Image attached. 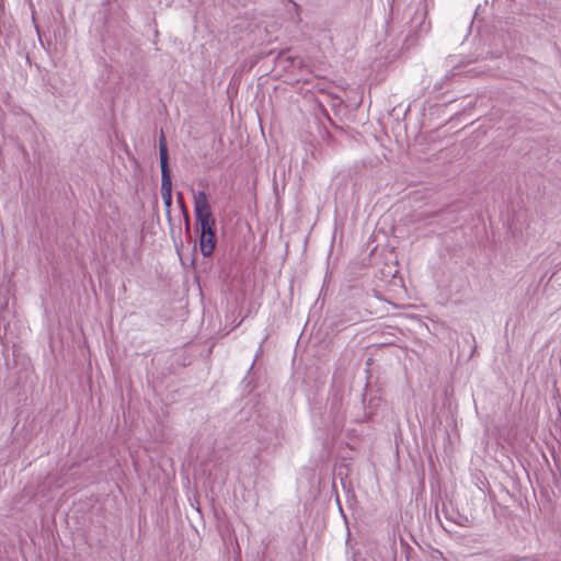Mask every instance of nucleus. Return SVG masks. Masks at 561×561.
<instances>
[{"instance_id": "f257e3e1", "label": "nucleus", "mask_w": 561, "mask_h": 561, "mask_svg": "<svg viewBox=\"0 0 561 561\" xmlns=\"http://www.w3.org/2000/svg\"><path fill=\"white\" fill-rule=\"evenodd\" d=\"M194 215L199 225V233L216 231V220L213 216L205 191L194 193Z\"/></svg>"}, {"instance_id": "f03ea898", "label": "nucleus", "mask_w": 561, "mask_h": 561, "mask_svg": "<svg viewBox=\"0 0 561 561\" xmlns=\"http://www.w3.org/2000/svg\"><path fill=\"white\" fill-rule=\"evenodd\" d=\"M328 419L331 421L334 431H340L345 422L346 415L343 408V397L335 391L328 401Z\"/></svg>"}, {"instance_id": "7ed1b4c3", "label": "nucleus", "mask_w": 561, "mask_h": 561, "mask_svg": "<svg viewBox=\"0 0 561 561\" xmlns=\"http://www.w3.org/2000/svg\"><path fill=\"white\" fill-rule=\"evenodd\" d=\"M161 197L167 216L170 217L172 206V179L170 171L161 172Z\"/></svg>"}, {"instance_id": "20e7f679", "label": "nucleus", "mask_w": 561, "mask_h": 561, "mask_svg": "<svg viewBox=\"0 0 561 561\" xmlns=\"http://www.w3.org/2000/svg\"><path fill=\"white\" fill-rule=\"evenodd\" d=\"M216 231L199 233V250L204 257H209L216 248Z\"/></svg>"}, {"instance_id": "39448f33", "label": "nucleus", "mask_w": 561, "mask_h": 561, "mask_svg": "<svg viewBox=\"0 0 561 561\" xmlns=\"http://www.w3.org/2000/svg\"><path fill=\"white\" fill-rule=\"evenodd\" d=\"M159 156H160V167L161 172L170 171L169 170V152H168V146L167 140L163 131L160 134L159 138Z\"/></svg>"}, {"instance_id": "423d86ee", "label": "nucleus", "mask_w": 561, "mask_h": 561, "mask_svg": "<svg viewBox=\"0 0 561 561\" xmlns=\"http://www.w3.org/2000/svg\"><path fill=\"white\" fill-rule=\"evenodd\" d=\"M366 396H362V403L364 404V412L358 414H351L353 417V421L356 423L365 422L369 420V417L373 415L374 411L370 408L365 407Z\"/></svg>"}, {"instance_id": "0eeeda50", "label": "nucleus", "mask_w": 561, "mask_h": 561, "mask_svg": "<svg viewBox=\"0 0 561 561\" xmlns=\"http://www.w3.org/2000/svg\"><path fill=\"white\" fill-rule=\"evenodd\" d=\"M176 197H178V202L179 204L181 205V207L184 209V202H183V193L179 192L176 194Z\"/></svg>"}]
</instances>
